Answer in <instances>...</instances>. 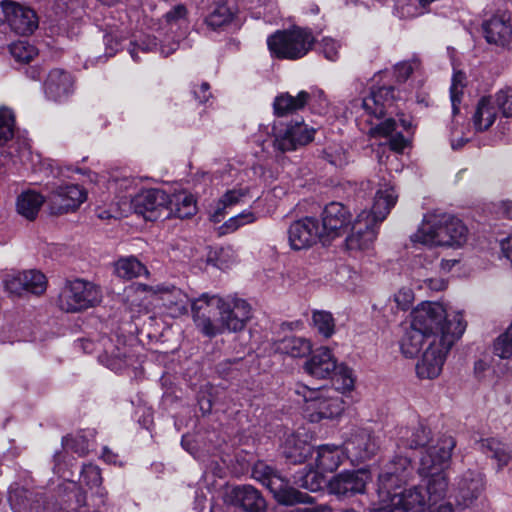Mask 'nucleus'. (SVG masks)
I'll list each match as a JSON object with an SVG mask.
<instances>
[{
  "instance_id": "nucleus-1",
  "label": "nucleus",
  "mask_w": 512,
  "mask_h": 512,
  "mask_svg": "<svg viewBox=\"0 0 512 512\" xmlns=\"http://www.w3.org/2000/svg\"><path fill=\"white\" fill-rule=\"evenodd\" d=\"M412 471V463L407 456L389 460L378 476L379 502L370 512H425L431 506L425 488L413 486L400 490Z\"/></svg>"
},
{
  "instance_id": "nucleus-2",
  "label": "nucleus",
  "mask_w": 512,
  "mask_h": 512,
  "mask_svg": "<svg viewBox=\"0 0 512 512\" xmlns=\"http://www.w3.org/2000/svg\"><path fill=\"white\" fill-rule=\"evenodd\" d=\"M396 99L393 86H382L371 88L370 93L360 99L352 101V110L361 118L372 124V119H380L392 107ZM396 121L388 118L377 125H371L368 133L373 136L388 138V145L391 150L400 153L407 145V140L401 132H396Z\"/></svg>"
},
{
  "instance_id": "nucleus-3",
  "label": "nucleus",
  "mask_w": 512,
  "mask_h": 512,
  "mask_svg": "<svg viewBox=\"0 0 512 512\" xmlns=\"http://www.w3.org/2000/svg\"><path fill=\"white\" fill-rule=\"evenodd\" d=\"M454 337L453 335H444L442 348H439L437 346V335L427 336L411 324L401 340L400 348L405 357L413 358L426 345L422 358L416 366V371L420 378L433 379L441 373L446 355L453 346Z\"/></svg>"
},
{
  "instance_id": "nucleus-4",
  "label": "nucleus",
  "mask_w": 512,
  "mask_h": 512,
  "mask_svg": "<svg viewBox=\"0 0 512 512\" xmlns=\"http://www.w3.org/2000/svg\"><path fill=\"white\" fill-rule=\"evenodd\" d=\"M455 446L456 441L452 436L443 435L436 444L428 446L420 458L418 473L428 478L425 492L431 505L443 499L447 493L448 478L444 470L449 465Z\"/></svg>"
},
{
  "instance_id": "nucleus-5",
  "label": "nucleus",
  "mask_w": 512,
  "mask_h": 512,
  "mask_svg": "<svg viewBox=\"0 0 512 512\" xmlns=\"http://www.w3.org/2000/svg\"><path fill=\"white\" fill-rule=\"evenodd\" d=\"M411 324L429 335H437V346L442 348L444 335H453V344L463 335L467 323L460 311H447L438 302H423L412 312Z\"/></svg>"
},
{
  "instance_id": "nucleus-6",
  "label": "nucleus",
  "mask_w": 512,
  "mask_h": 512,
  "mask_svg": "<svg viewBox=\"0 0 512 512\" xmlns=\"http://www.w3.org/2000/svg\"><path fill=\"white\" fill-rule=\"evenodd\" d=\"M467 227L463 222L447 213H427L412 236V241L426 246H461L467 240Z\"/></svg>"
},
{
  "instance_id": "nucleus-7",
  "label": "nucleus",
  "mask_w": 512,
  "mask_h": 512,
  "mask_svg": "<svg viewBox=\"0 0 512 512\" xmlns=\"http://www.w3.org/2000/svg\"><path fill=\"white\" fill-rule=\"evenodd\" d=\"M294 393L302 401L304 417L312 423L339 418L346 408L342 396L330 387L310 388L297 383Z\"/></svg>"
},
{
  "instance_id": "nucleus-8",
  "label": "nucleus",
  "mask_w": 512,
  "mask_h": 512,
  "mask_svg": "<svg viewBox=\"0 0 512 512\" xmlns=\"http://www.w3.org/2000/svg\"><path fill=\"white\" fill-rule=\"evenodd\" d=\"M316 38L310 28L293 26L278 30L267 38L271 55L278 59L298 60L314 47Z\"/></svg>"
},
{
  "instance_id": "nucleus-9",
  "label": "nucleus",
  "mask_w": 512,
  "mask_h": 512,
  "mask_svg": "<svg viewBox=\"0 0 512 512\" xmlns=\"http://www.w3.org/2000/svg\"><path fill=\"white\" fill-rule=\"evenodd\" d=\"M252 476L261 482L273 495L275 500L286 506L298 503H311L313 498L290 486L289 481L282 477L273 467L258 462L254 465Z\"/></svg>"
},
{
  "instance_id": "nucleus-10",
  "label": "nucleus",
  "mask_w": 512,
  "mask_h": 512,
  "mask_svg": "<svg viewBox=\"0 0 512 512\" xmlns=\"http://www.w3.org/2000/svg\"><path fill=\"white\" fill-rule=\"evenodd\" d=\"M102 293L92 282L82 279L67 282L58 297V306L65 312H79L100 303Z\"/></svg>"
},
{
  "instance_id": "nucleus-11",
  "label": "nucleus",
  "mask_w": 512,
  "mask_h": 512,
  "mask_svg": "<svg viewBox=\"0 0 512 512\" xmlns=\"http://www.w3.org/2000/svg\"><path fill=\"white\" fill-rule=\"evenodd\" d=\"M221 297L202 294L191 303L192 318L196 328L206 337L219 335Z\"/></svg>"
},
{
  "instance_id": "nucleus-12",
  "label": "nucleus",
  "mask_w": 512,
  "mask_h": 512,
  "mask_svg": "<svg viewBox=\"0 0 512 512\" xmlns=\"http://www.w3.org/2000/svg\"><path fill=\"white\" fill-rule=\"evenodd\" d=\"M343 449L351 462L359 463L375 455L379 444L368 428L353 427L343 441Z\"/></svg>"
},
{
  "instance_id": "nucleus-13",
  "label": "nucleus",
  "mask_w": 512,
  "mask_h": 512,
  "mask_svg": "<svg viewBox=\"0 0 512 512\" xmlns=\"http://www.w3.org/2000/svg\"><path fill=\"white\" fill-rule=\"evenodd\" d=\"M251 318V307L240 298H222L219 316V335L244 329Z\"/></svg>"
},
{
  "instance_id": "nucleus-14",
  "label": "nucleus",
  "mask_w": 512,
  "mask_h": 512,
  "mask_svg": "<svg viewBox=\"0 0 512 512\" xmlns=\"http://www.w3.org/2000/svg\"><path fill=\"white\" fill-rule=\"evenodd\" d=\"M3 284L5 290L13 295H41L46 291L47 279L42 272L32 269L6 274Z\"/></svg>"
},
{
  "instance_id": "nucleus-15",
  "label": "nucleus",
  "mask_w": 512,
  "mask_h": 512,
  "mask_svg": "<svg viewBox=\"0 0 512 512\" xmlns=\"http://www.w3.org/2000/svg\"><path fill=\"white\" fill-rule=\"evenodd\" d=\"M0 8L5 21L15 33L29 35L38 27V17L30 7L13 0H2Z\"/></svg>"
},
{
  "instance_id": "nucleus-16",
  "label": "nucleus",
  "mask_w": 512,
  "mask_h": 512,
  "mask_svg": "<svg viewBox=\"0 0 512 512\" xmlns=\"http://www.w3.org/2000/svg\"><path fill=\"white\" fill-rule=\"evenodd\" d=\"M87 198V192L77 184L56 187L48 197L50 214L60 215L76 210Z\"/></svg>"
},
{
  "instance_id": "nucleus-17",
  "label": "nucleus",
  "mask_w": 512,
  "mask_h": 512,
  "mask_svg": "<svg viewBox=\"0 0 512 512\" xmlns=\"http://www.w3.org/2000/svg\"><path fill=\"white\" fill-rule=\"evenodd\" d=\"M168 203L169 194L156 188L143 190L131 199L134 212L149 221L157 220L161 212L166 211Z\"/></svg>"
},
{
  "instance_id": "nucleus-18",
  "label": "nucleus",
  "mask_w": 512,
  "mask_h": 512,
  "mask_svg": "<svg viewBox=\"0 0 512 512\" xmlns=\"http://www.w3.org/2000/svg\"><path fill=\"white\" fill-rule=\"evenodd\" d=\"M484 489V474L477 470L468 469L458 477L454 497L459 506L469 508L475 504Z\"/></svg>"
},
{
  "instance_id": "nucleus-19",
  "label": "nucleus",
  "mask_w": 512,
  "mask_h": 512,
  "mask_svg": "<svg viewBox=\"0 0 512 512\" xmlns=\"http://www.w3.org/2000/svg\"><path fill=\"white\" fill-rule=\"evenodd\" d=\"M8 502L14 512H52L53 504H44L42 495L13 483L9 487Z\"/></svg>"
},
{
  "instance_id": "nucleus-20",
  "label": "nucleus",
  "mask_w": 512,
  "mask_h": 512,
  "mask_svg": "<svg viewBox=\"0 0 512 512\" xmlns=\"http://www.w3.org/2000/svg\"><path fill=\"white\" fill-rule=\"evenodd\" d=\"M322 237H324L323 230L318 220L313 217L294 221L288 229L289 244L294 250L309 248Z\"/></svg>"
},
{
  "instance_id": "nucleus-21",
  "label": "nucleus",
  "mask_w": 512,
  "mask_h": 512,
  "mask_svg": "<svg viewBox=\"0 0 512 512\" xmlns=\"http://www.w3.org/2000/svg\"><path fill=\"white\" fill-rule=\"evenodd\" d=\"M44 92L46 97L54 102H65L75 92V79L64 69H52L45 80Z\"/></svg>"
},
{
  "instance_id": "nucleus-22",
  "label": "nucleus",
  "mask_w": 512,
  "mask_h": 512,
  "mask_svg": "<svg viewBox=\"0 0 512 512\" xmlns=\"http://www.w3.org/2000/svg\"><path fill=\"white\" fill-rule=\"evenodd\" d=\"M136 291L160 294V299L163 302V306L169 311V314L172 317L184 315L188 311V296L181 289L176 288L174 286H157L156 288H154L146 284H137Z\"/></svg>"
},
{
  "instance_id": "nucleus-23",
  "label": "nucleus",
  "mask_w": 512,
  "mask_h": 512,
  "mask_svg": "<svg viewBox=\"0 0 512 512\" xmlns=\"http://www.w3.org/2000/svg\"><path fill=\"white\" fill-rule=\"evenodd\" d=\"M369 476L363 470L345 471L335 475L328 484L330 493L341 497H350L364 493Z\"/></svg>"
},
{
  "instance_id": "nucleus-24",
  "label": "nucleus",
  "mask_w": 512,
  "mask_h": 512,
  "mask_svg": "<svg viewBox=\"0 0 512 512\" xmlns=\"http://www.w3.org/2000/svg\"><path fill=\"white\" fill-rule=\"evenodd\" d=\"M324 236H339L342 231L352 224L351 213L349 209L340 202H330L327 204L321 214Z\"/></svg>"
},
{
  "instance_id": "nucleus-25",
  "label": "nucleus",
  "mask_w": 512,
  "mask_h": 512,
  "mask_svg": "<svg viewBox=\"0 0 512 512\" xmlns=\"http://www.w3.org/2000/svg\"><path fill=\"white\" fill-rule=\"evenodd\" d=\"M378 226L373 220H366L365 214H358L352 223L351 234L346 238V246L349 250H368L372 247Z\"/></svg>"
},
{
  "instance_id": "nucleus-26",
  "label": "nucleus",
  "mask_w": 512,
  "mask_h": 512,
  "mask_svg": "<svg viewBox=\"0 0 512 512\" xmlns=\"http://www.w3.org/2000/svg\"><path fill=\"white\" fill-rule=\"evenodd\" d=\"M430 434V430L421 423L412 427H401L398 431L396 443L397 452L393 458L396 456H407L411 460V457L408 454L404 455L402 450L425 448L430 443Z\"/></svg>"
},
{
  "instance_id": "nucleus-27",
  "label": "nucleus",
  "mask_w": 512,
  "mask_h": 512,
  "mask_svg": "<svg viewBox=\"0 0 512 512\" xmlns=\"http://www.w3.org/2000/svg\"><path fill=\"white\" fill-rule=\"evenodd\" d=\"M314 133L313 128H308L304 123L296 122L288 125L282 134L276 136L274 146L282 152L296 150L298 146L311 142Z\"/></svg>"
},
{
  "instance_id": "nucleus-28",
  "label": "nucleus",
  "mask_w": 512,
  "mask_h": 512,
  "mask_svg": "<svg viewBox=\"0 0 512 512\" xmlns=\"http://www.w3.org/2000/svg\"><path fill=\"white\" fill-rule=\"evenodd\" d=\"M397 198L398 195L392 185H381L375 193L371 210H362L359 214H365L366 220H373V224L379 226L396 204Z\"/></svg>"
},
{
  "instance_id": "nucleus-29",
  "label": "nucleus",
  "mask_w": 512,
  "mask_h": 512,
  "mask_svg": "<svg viewBox=\"0 0 512 512\" xmlns=\"http://www.w3.org/2000/svg\"><path fill=\"white\" fill-rule=\"evenodd\" d=\"M227 501L242 508L245 512H266V502L260 492L251 485L232 488L227 493Z\"/></svg>"
},
{
  "instance_id": "nucleus-30",
  "label": "nucleus",
  "mask_w": 512,
  "mask_h": 512,
  "mask_svg": "<svg viewBox=\"0 0 512 512\" xmlns=\"http://www.w3.org/2000/svg\"><path fill=\"white\" fill-rule=\"evenodd\" d=\"M488 43L512 48V22L505 15H494L483 24Z\"/></svg>"
},
{
  "instance_id": "nucleus-31",
  "label": "nucleus",
  "mask_w": 512,
  "mask_h": 512,
  "mask_svg": "<svg viewBox=\"0 0 512 512\" xmlns=\"http://www.w3.org/2000/svg\"><path fill=\"white\" fill-rule=\"evenodd\" d=\"M303 368L314 378L326 379L337 369V361L329 348L321 347L313 352Z\"/></svg>"
},
{
  "instance_id": "nucleus-32",
  "label": "nucleus",
  "mask_w": 512,
  "mask_h": 512,
  "mask_svg": "<svg viewBox=\"0 0 512 512\" xmlns=\"http://www.w3.org/2000/svg\"><path fill=\"white\" fill-rule=\"evenodd\" d=\"M247 194L248 191L244 188L227 190L211 207L210 220L214 223L221 222L228 213V210L241 203Z\"/></svg>"
},
{
  "instance_id": "nucleus-33",
  "label": "nucleus",
  "mask_w": 512,
  "mask_h": 512,
  "mask_svg": "<svg viewBox=\"0 0 512 512\" xmlns=\"http://www.w3.org/2000/svg\"><path fill=\"white\" fill-rule=\"evenodd\" d=\"M345 451L343 446L323 444L318 446L315 459L316 468L324 473L335 471L342 463Z\"/></svg>"
},
{
  "instance_id": "nucleus-34",
  "label": "nucleus",
  "mask_w": 512,
  "mask_h": 512,
  "mask_svg": "<svg viewBox=\"0 0 512 512\" xmlns=\"http://www.w3.org/2000/svg\"><path fill=\"white\" fill-rule=\"evenodd\" d=\"M166 211H168V216L180 219L190 218L197 212L196 199L192 194L185 191L174 193L169 195Z\"/></svg>"
},
{
  "instance_id": "nucleus-35",
  "label": "nucleus",
  "mask_w": 512,
  "mask_h": 512,
  "mask_svg": "<svg viewBox=\"0 0 512 512\" xmlns=\"http://www.w3.org/2000/svg\"><path fill=\"white\" fill-rule=\"evenodd\" d=\"M282 453L285 458L293 463H303L312 453V446L307 441L301 439L297 434H291L282 446Z\"/></svg>"
},
{
  "instance_id": "nucleus-36",
  "label": "nucleus",
  "mask_w": 512,
  "mask_h": 512,
  "mask_svg": "<svg viewBox=\"0 0 512 512\" xmlns=\"http://www.w3.org/2000/svg\"><path fill=\"white\" fill-rule=\"evenodd\" d=\"M308 103L309 95L305 90L300 91L296 96H292L289 93H282L274 100V113L277 116H284L288 113L303 109Z\"/></svg>"
},
{
  "instance_id": "nucleus-37",
  "label": "nucleus",
  "mask_w": 512,
  "mask_h": 512,
  "mask_svg": "<svg viewBox=\"0 0 512 512\" xmlns=\"http://www.w3.org/2000/svg\"><path fill=\"white\" fill-rule=\"evenodd\" d=\"M482 450L497 462L498 470L503 469L512 459V448L510 445L495 438L481 440Z\"/></svg>"
},
{
  "instance_id": "nucleus-38",
  "label": "nucleus",
  "mask_w": 512,
  "mask_h": 512,
  "mask_svg": "<svg viewBox=\"0 0 512 512\" xmlns=\"http://www.w3.org/2000/svg\"><path fill=\"white\" fill-rule=\"evenodd\" d=\"M275 350L293 358H301L311 353L312 345L306 338L287 336L275 344Z\"/></svg>"
},
{
  "instance_id": "nucleus-39",
  "label": "nucleus",
  "mask_w": 512,
  "mask_h": 512,
  "mask_svg": "<svg viewBox=\"0 0 512 512\" xmlns=\"http://www.w3.org/2000/svg\"><path fill=\"white\" fill-rule=\"evenodd\" d=\"M44 197L35 191L21 193L16 202L17 212L28 220H34L44 204Z\"/></svg>"
},
{
  "instance_id": "nucleus-40",
  "label": "nucleus",
  "mask_w": 512,
  "mask_h": 512,
  "mask_svg": "<svg viewBox=\"0 0 512 512\" xmlns=\"http://www.w3.org/2000/svg\"><path fill=\"white\" fill-rule=\"evenodd\" d=\"M102 476L100 468L92 463L84 464L80 472V483L90 490L95 489L96 495L100 498V502L105 504L107 492L101 487Z\"/></svg>"
},
{
  "instance_id": "nucleus-41",
  "label": "nucleus",
  "mask_w": 512,
  "mask_h": 512,
  "mask_svg": "<svg viewBox=\"0 0 512 512\" xmlns=\"http://www.w3.org/2000/svg\"><path fill=\"white\" fill-rule=\"evenodd\" d=\"M496 119L495 107L489 97H483L478 102L473 115V125L476 131L482 132L489 129Z\"/></svg>"
},
{
  "instance_id": "nucleus-42",
  "label": "nucleus",
  "mask_w": 512,
  "mask_h": 512,
  "mask_svg": "<svg viewBox=\"0 0 512 512\" xmlns=\"http://www.w3.org/2000/svg\"><path fill=\"white\" fill-rule=\"evenodd\" d=\"M94 438L93 431H79L74 435L62 438V446L79 456H85L89 452L91 440Z\"/></svg>"
},
{
  "instance_id": "nucleus-43",
  "label": "nucleus",
  "mask_w": 512,
  "mask_h": 512,
  "mask_svg": "<svg viewBox=\"0 0 512 512\" xmlns=\"http://www.w3.org/2000/svg\"><path fill=\"white\" fill-rule=\"evenodd\" d=\"M115 273L123 279H132L147 274L146 267L134 256L120 258L115 263Z\"/></svg>"
},
{
  "instance_id": "nucleus-44",
  "label": "nucleus",
  "mask_w": 512,
  "mask_h": 512,
  "mask_svg": "<svg viewBox=\"0 0 512 512\" xmlns=\"http://www.w3.org/2000/svg\"><path fill=\"white\" fill-rule=\"evenodd\" d=\"M234 11L226 3H218L205 18V23L213 30L228 25L234 18Z\"/></svg>"
},
{
  "instance_id": "nucleus-45",
  "label": "nucleus",
  "mask_w": 512,
  "mask_h": 512,
  "mask_svg": "<svg viewBox=\"0 0 512 512\" xmlns=\"http://www.w3.org/2000/svg\"><path fill=\"white\" fill-rule=\"evenodd\" d=\"M333 390L339 392H349L354 388V377L352 370L344 365H338L337 369L332 373Z\"/></svg>"
},
{
  "instance_id": "nucleus-46",
  "label": "nucleus",
  "mask_w": 512,
  "mask_h": 512,
  "mask_svg": "<svg viewBox=\"0 0 512 512\" xmlns=\"http://www.w3.org/2000/svg\"><path fill=\"white\" fill-rule=\"evenodd\" d=\"M9 51L15 61L29 63L38 55V49L28 41H17L9 46Z\"/></svg>"
},
{
  "instance_id": "nucleus-47",
  "label": "nucleus",
  "mask_w": 512,
  "mask_h": 512,
  "mask_svg": "<svg viewBox=\"0 0 512 512\" xmlns=\"http://www.w3.org/2000/svg\"><path fill=\"white\" fill-rule=\"evenodd\" d=\"M314 327L324 338H330L335 332V321L330 312L314 311L312 315Z\"/></svg>"
},
{
  "instance_id": "nucleus-48",
  "label": "nucleus",
  "mask_w": 512,
  "mask_h": 512,
  "mask_svg": "<svg viewBox=\"0 0 512 512\" xmlns=\"http://www.w3.org/2000/svg\"><path fill=\"white\" fill-rule=\"evenodd\" d=\"M492 352L501 359L512 358V328H507L493 342Z\"/></svg>"
},
{
  "instance_id": "nucleus-49",
  "label": "nucleus",
  "mask_w": 512,
  "mask_h": 512,
  "mask_svg": "<svg viewBox=\"0 0 512 512\" xmlns=\"http://www.w3.org/2000/svg\"><path fill=\"white\" fill-rule=\"evenodd\" d=\"M465 80L466 76L463 72L458 71L453 74L450 86V99L453 115H456L459 112V104L463 95Z\"/></svg>"
},
{
  "instance_id": "nucleus-50",
  "label": "nucleus",
  "mask_w": 512,
  "mask_h": 512,
  "mask_svg": "<svg viewBox=\"0 0 512 512\" xmlns=\"http://www.w3.org/2000/svg\"><path fill=\"white\" fill-rule=\"evenodd\" d=\"M14 135V116L7 108L0 109V146L7 143Z\"/></svg>"
},
{
  "instance_id": "nucleus-51",
  "label": "nucleus",
  "mask_w": 512,
  "mask_h": 512,
  "mask_svg": "<svg viewBox=\"0 0 512 512\" xmlns=\"http://www.w3.org/2000/svg\"><path fill=\"white\" fill-rule=\"evenodd\" d=\"M324 472L319 471L317 468L315 471L310 470L304 475L300 476L296 483L309 491L315 492L322 488V485L324 484Z\"/></svg>"
},
{
  "instance_id": "nucleus-52",
  "label": "nucleus",
  "mask_w": 512,
  "mask_h": 512,
  "mask_svg": "<svg viewBox=\"0 0 512 512\" xmlns=\"http://www.w3.org/2000/svg\"><path fill=\"white\" fill-rule=\"evenodd\" d=\"M340 48V42L331 37H323L318 43V51L329 61L339 58Z\"/></svg>"
},
{
  "instance_id": "nucleus-53",
  "label": "nucleus",
  "mask_w": 512,
  "mask_h": 512,
  "mask_svg": "<svg viewBox=\"0 0 512 512\" xmlns=\"http://www.w3.org/2000/svg\"><path fill=\"white\" fill-rule=\"evenodd\" d=\"M133 47L130 49V55L135 60L138 61L137 50L142 52H151L158 50V43L155 36L146 35L139 41L132 43Z\"/></svg>"
},
{
  "instance_id": "nucleus-54",
  "label": "nucleus",
  "mask_w": 512,
  "mask_h": 512,
  "mask_svg": "<svg viewBox=\"0 0 512 512\" xmlns=\"http://www.w3.org/2000/svg\"><path fill=\"white\" fill-rule=\"evenodd\" d=\"M419 66L420 62L416 58L398 63L394 67L397 80L399 82H405L410 77V75L419 68Z\"/></svg>"
},
{
  "instance_id": "nucleus-55",
  "label": "nucleus",
  "mask_w": 512,
  "mask_h": 512,
  "mask_svg": "<svg viewBox=\"0 0 512 512\" xmlns=\"http://www.w3.org/2000/svg\"><path fill=\"white\" fill-rule=\"evenodd\" d=\"M496 103L503 116L512 117V88L506 87L496 94Z\"/></svg>"
},
{
  "instance_id": "nucleus-56",
  "label": "nucleus",
  "mask_w": 512,
  "mask_h": 512,
  "mask_svg": "<svg viewBox=\"0 0 512 512\" xmlns=\"http://www.w3.org/2000/svg\"><path fill=\"white\" fill-rule=\"evenodd\" d=\"M413 300V291L408 287H402L394 294V302L396 303V306L403 311H406L410 308Z\"/></svg>"
},
{
  "instance_id": "nucleus-57",
  "label": "nucleus",
  "mask_w": 512,
  "mask_h": 512,
  "mask_svg": "<svg viewBox=\"0 0 512 512\" xmlns=\"http://www.w3.org/2000/svg\"><path fill=\"white\" fill-rule=\"evenodd\" d=\"M325 157L335 167H343L348 163L347 153L342 148L329 147L325 151Z\"/></svg>"
},
{
  "instance_id": "nucleus-58",
  "label": "nucleus",
  "mask_w": 512,
  "mask_h": 512,
  "mask_svg": "<svg viewBox=\"0 0 512 512\" xmlns=\"http://www.w3.org/2000/svg\"><path fill=\"white\" fill-rule=\"evenodd\" d=\"M187 15V9L184 5L179 4L174 6L170 11H168L164 18L168 25L171 27L173 25H178L179 22L185 21Z\"/></svg>"
},
{
  "instance_id": "nucleus-59",
  "label": "nucleus",
  "mask_w": 512,
  "mask_h": 512,
  "mask_svg": "<svg viewBox=\"0 0 512 512\" xmlns=\"http://www.w3.org/2000/svg\"><path fill=\"white\" fill-rule=\"evenodd\" d=\"M239 364V360H225L218 364L217 371L223 378H229L233 375L234 366Z\"/></svg>"
},
{
  "instance_id": "nucleus-60",
  "label": "nucleus",
  "mask_w": 512,
  "mask_h": 512,
  "mask_svg": "<svg viewBox=\"0 0 512 512\" xmlns=\"http://www.w3.org/2000/svg\"><path fill=\"white\" fill-rule=\"evenodd\" d=\"M104 44L106 46V56L112 57L119 50L120 43L112 34H106L104 36Z\"/></svg>"
},
{
  "instance_id": "nucleus-61",
  "label": "nucleus",
  "mask_w": 512,
  "mask_h": 512,
  "mask_svg": "<svg viewBox=\"0 0 512 512\" xmlns=\"http://www.w3.org/2000/svg\"><path fill=\"white\" fill-rule=\"evenodd\" d=\"M193 94L195 98L199 101V103H205L211 97L210 86L208 83L204 82L200 86L196 87L193 90Z\"/></svg>"
},
{
  "instance_id": "nucleus-62",
  "label": "nucleus",
  "mask_w": 512,
  "mask_h": 512,
  "mask_svg": "<svg viewBox=\"0 0 512 512\" xmlns=\"http://www.w3.org/2000/svg\"><path fill=\"white\" fill-rule=\"evenodd\" d=\"M500 249L502 256L512 265V234L500 241Z\"/></svg>"
},
{
  "instance_id": "nucleus-63",
  "label": "nucleus",
  "mask_w": 512,
  "mask_h": 512,
  "mask_svg": "<svg viewBox=\"0 0 512 512\" xmlns=\"http://www.w3.org/2000/svg\"><path fill=\"white\" fill-rule=\"evenodd\" d=\"M307 94L309 95V102H311V101L318 102L321 109H323L327 106V100H326L325 94L322 90L312 88L310 91H307Z\"/></svg>"
},
{
  "instance_id": "nucleus-64",
  "label": "nucleus",
  "mask_w": 512,
  "mask_h": 512,
  "mask_svg": "<svg viewBox=\"0 0 512 512\" xmlns=\"http://www.w3.org/2000/svg\"><path fill=\"white\" fill-rule=\"evenodd\" d=\"M241 226V221L238 220L237 216H233L224 222L220 229L222 230V233H230L236 231Z\"/></svg>"
}]
</instances>
